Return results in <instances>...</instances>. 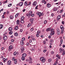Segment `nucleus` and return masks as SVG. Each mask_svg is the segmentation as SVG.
<instances>
[{
	"label": "nucleus",
	"instance_id": "1",
	"mask_svg": "<svg viewBox=\"0 0 65 65\" xmlns=\"http://www.w3.org/2000/svg\"><path fill=\"white\" fill-rule=\"evenodd\" d=\"M60 28L61 30V34H63V32L64 31V27H63V26L61 25L60 26Z\"/></svg>",
	"mask_w": 65,
	"mask_h": 65
},
{
	"label": "nucleus",
	"instance_id": "2",
	"mask_svg": "<svg viewBox=\"0 0 65 65\" xmlns=\"http://www.w3.org/2000/svg\"><path fill=\"white\" fill-rule=\"evenodd\" d=\"M46 60L43 57H41L40 58V60L41 61V62L42 63H44V62H45Z\"/></svg>",
	"mask_w": 65,
	"mask_h": 65
},
{
	"label": "nucleus",
	"instance_id": "3",
	"mask_svg": "<svg viewBox=\"0 0 65 65\" xmlns=\"http://www.w3.org/2000/svg\"><path fill=\"white\" fill-rule=\"evenodd\" d=\"M8 48V51H11V50H12L13 48L12 46L10 45L9 47Z\"/></svg>",
	"mask_w": 65,
	"mask_h": 65
},
{
	"label": "nucleus",
	"instance_id": "4",
	"mask_svg": "<svg viewBox=\"0 0 65 65\" xmlns=\"http://www.w3.org/2000/svg\"><path fill=\"white\" fill-rule=\"evenodd\" d=\"M51 33H52L53 34V35H54L55 34V31L54 30V29L51 28V29L50 30Z\"/></svg>",
	"mask_w": 65,
	"mask_h": 65
},
{
	"label": "nucleus",
	"instance_id": "5",
	"mask_svg": "<svg viewBox=\"0 0 65 65\" xmlns=\"http://www.w3.org/2000/svg\"><path fill=\"white\" fill-rule=\"evenodd\" d=\"M60 18H61V16H60V15H59L58 16L57 19V21H59V20L60 19Z\"/></svg>",
	"mask_w": 65,
	"mask_h": 65
},
{
	"label": "nucleus",
	"instance_id": "6",
	"mask_svg": "<svg viewBox=\"0 0 65 65\" xmlns=\"http://www.w3.org/2000/svg\"><path fill=\"white\" fill-rule=\"evenodd\" d=\"M7 38V36H4L3 37V39L5 40H6Z\"/></svg>",
	"mask_w": 65,
	"mask_h": 65
},
{
	"label": "nucleus",
	"instance_id": "7",
	"mask_svg": "<svg viewBox=\"0 0 65 65\" xmlns=\"http://www.w3.org/2000/svg\"><path fill=\"white\" fill-rule=\"evenodd\" d=\"M51 30V28H47L46 31V32H48L49 31H50Z\"/></svg>",
	"mask_w": 65,
	"mask_h": 65
},
{
	"label": "nucleus",
	"instance_id": "8",
	"mask_svg": "<svg viewBox=\"0 0 65 65\" xmlns=\"http://www.w3.org/2000/svg\"><path fill=\"white\" fill-rule=\"evenodd\" d=\"M57 34L58 35H60V30L58 29L57 30Z\"/></svg>",
	"mask_w": 65,
	"mask_h": 65
},
{
	"label": "nucleus",
	"instance_id": "9",
	"mask_svg": "<svg viewBox=\"0 0 65 65\" xmlns=\"http://www.w3.org/2000/svg\"><path fill=\"white\" fill-rule=\"evenodd\" d=\"M11 61L10 60H9L7 62L8 65H10L11 64Z\"/></svg>",
	"mask_w": 65,
	"mask_h": 65
},
{
	"label": "nucleus",
	"instance_id": "10",
	"mask_svg": "<svg viewBox=\"0 0 65 65\" xmlns=\"http://www.w3.org/2000/svg\"><path fill=\"white\" fill-rule=\"evenodd\" d=\"M47 7H50L51 6V4H47Z\"/></svg>",
	"mask_w": 65,
	"mask_h": 65
},
{
	"label": "nucleus",
	"instance_id": "11",
	"mask_svg": "<svg viewBox=\"0 0 65 65\" xmlns=\"http://www.w3.org/2000/svg\"><path fill=\"white\" fill-rule=\"evenodd\" d=\"M37 4V3H36V2H34L32 4V5H34V6H36Z\"/></svg>",
	"mask_w": 65,
	"mask_h": 65
},
{
	"label": "nucleus",
	"instance_id": "12",
	"mask_svg": "<svg viewBox=\"0 0 65 65\" xmlns=\"http://www.w3.org/2000/svg\"><path fill=\"white\" fill-rule=\"evenodd\" d=\"M27 56V55L25 53H24L23 54L22 57H26Z\"/></svg>",
	"mask_w": 65,
	"mask_h": 65
},
{
	"label": "nucleus",
	"instance_id": "13",
	"mask_svg": "<svg viewBox=\"0 0 65 65\" xmlns=\"http://www.w3.org/2000/svg\"><path fill=\"white\" fill-rule=\"evenodd\" d=\"M43 13H41L40 12H39V16H40H40H41V15H43Z\"/></svg>",
	"mask_w": 65,
	"mask_h": 65
},
{
	"label": "nucleus",
	"instance_id": "14",
	"mask_svg": "<svg viewBox=\"0 0 65 65\" xmlns=\"http://www.w3.org/2000/svg\"><path fill=\"white\" fill-rule=\"evenodd\" d=\"M19 5L20 6H22L23 5V3L21 2L19 4Z\"/></svg>",
	"mask_w": 65,
	"mask_h": 65
},
{
	"label": "nucleus",
	"instance_id": "15",
	"mask_svg": "<svg viewBox=\"0 0 65 65\" xmlns=\"http://www.w3.org/2000/svg\"><path fill=\"white\" fill-rule=\"evenodd\" d=\"M32 13V12L31 11H30L29 12V15H31Z\"/></svg>",
	"mask_w": 65,
	"mask_h": 65
},
{
	"label": "nucleus",
	"instance_id": "16",
	"mask_svg": "<svg viewBox=\"0 0 65 65\" xmlns=\"http://www.w3.org/2000/svg\"><path fill=\"white\" fill-rule=\"evenodd\" d=\"M8 30L9 31H11L12 30V28L11 27H10L9 28Z\"/></svg>",
	"mask_w": 65,
	"mask_h": 65
},
{
	"label": "nucleus",
	"instance_id": "17",
	"mask_svg": "<svg viewBox=\"0 0 65 65\" xmlns=\"http://www.w3.org/2000/svg\"><path fill=\"white\" fill-rule=\"evenodd\" d=\"M30 22H32L33 21V19L31 18H30Z\"/></svg>",
	"mask_w": 65,
	"mask_h": 65
},
{
	"label": "nucleus",
	"instance_id": "18",
	"mask_svg": "<svg viewBox=\"0 0 65 65\" xmlns=\"http://www.w3.org/2000/svg\"><path fill=\"white\" fill-rule=\"evenodd\" d=\"M17 25H19V24H20V21L19 20H18L17 21Z\"/></svg>",
	"mask_w": 65,
	"mask_h": 65
},
{
	"label": "nucleus",
	"instance_id": "19",
	"mask_svg": "<svg viewBox=\"0 0 65 65\" xmlns=\"http://www.w3.org/2000/svg\"><path fill=\"white\" fill-rule=\"evenodd\" d=\"M21 44L22 45H23L24 44V42L23 41H21Z\"/></svg>",
	"mask_w": 65,
	"mask_h": 65
},
{
	"label": "nucleus",
	"instance_id": "20",
	"mask_svg": "<svg viewBox=\"0 0 65 65\" xmlns=\"http://www.w3.org/2000/svg\"><path fill=\"white\" fill-rule=\"evenodd\" d=\"M24 4L25 6H27L28 4L27 3V2H25L24 3Z\"/></svg>",
	"mask_w": 65,
	"mask_h": 65
},
{
	"label": "nucleus",
	"instance_id": "21",
	"mask_svg": "<svg viewBox=\"0 0 65 65\" xmlns=\"http://www.w3.org/2000/svg\"><path fill=\"white\" fill-rule=\"evenodd\" d=\"M57 8H54L53 10V11H57Z\"/></svg>",
	"mask_w": 65,
	"mask_h": 65
},
{
	"label": "nucleus",
	"instance_id": "22",
	"mask_svg": "<svg viewBox=\"0 0 65 65\" xmlns=\"http://www.w3.org/2000/svg\"><path fill=\"white\" fill-rule=\"evenodd\" d=\"M10 18L11 20H12V19H13L14 17H13V16L11 15L10 16Z\"/></svg>",
	"mask_w": 65,
	"mask_h": 65
},
{
	"label": "nucleus",
	"instance_id": "23",
	"mask_svg": "<svg viewBox=\"0 0 65 65\" xmlns=\"http://www.w3.org/2000/svg\"><path fill=\"white\" fill-rule=\"evenodd\" d=\"M19 13H18L17 14L15 15V18H17L18 17V15H19Z\"/></svg>",
	"mask_w": 65,
	"mask_h": 65
},
{
	"label": "nucleus",
	"instance_id": "24",
	"mask_svg": "<svg viewBox=\"0 0 65 65\" xmlns=\"http://www.w3.org/2000/svg\"><path fill=\"white\" fill-rule=\"evenodd\" d=\"M59 51L60 52V53H62V51L63 52L64 50H62V48H60L59 49Z\"/></svg>",
	"mask_w": 65,
	"mask_h": 65
},
{
	"label": "nucleus",
	"instance_id": "25",
	"mask_svg": "<svg viewBox=\"0 0 65 65\" xmlns=\"http://www.w3.org/2000/svg\"><path fill=\"white\" fill-rule=\"evenodd\" d=\"M14 62V64H17V59H15Z\"/></svg>",
	"mask_w": 65,
	"mask_h": 65
},
{
	"label": "nucleus",
	"instance_id": "26",
	"mask_svg": "<svg viewBox=\"0 0 65 65\" xmlns=\"http://www.w3.org/2000/svg\"><path fill=\"white\" fill-rule=\"evenodd\" d=\"M2 28H3V25L0 24V29H2Z\"/></svg>",
	"mask_w": 65,
	"mask_h": 65
},
{
	"label": "nucleus",
	"instance_id": "27",
	"mask_svg": "<svg viewBox=\"0 0 65 65\" xmlns=\"http://www.w3.org/2000/svg\"><path fill=\"white\" fill-rule=\"evenodd\" d=\"M15 35V36H17L18 35V34L17 32H15L14 33Z\"/></svg>",
	"mask_w": 65,
	"mask_h": 65
},
{
	"label": "nucleus",
	"instance_id": "28",
	"mask_svg": "<svg viewBox=\"0 0 65 65\" xmlns=\"http://www.w3.org/2000/svg\"><path fill=\"white\" fill-rule=\"evenodd\" d=\"M22 60H23V61H24L25 59V57L22 56Z\"/></svg>",
	"mask_w": 65,
	"mask_h": 65
},
{
	"label": "nucleus",
	"instance_id": "29",
	"mask_svg": "<svg viewBox=\"0 0 65 65\" xmlns=\"http://www.w3.org/2000/svg\"><path fill=\"white\" fill-rule=\"evenodd\" d=\"M40 33H41V31H40L39 30H38L37 31V33L38 34H40Z\"/></svg>",
	"mask_w": 65,
	"mask_h": 65
},
{
	"label": "nucleus",
	"instance_id": "30",
	"mask_svg": "<svg viewBox=\"0 0 65 65\" xmlns=\"http://www.w3.org/2000/svg\"><path fill=\"white\" fill-rule=\"evenodd\" d=\"M24 19V16L22 17L21 18V20H23Z\"/></svg>",
	"mask_w": 65,
	"mask_h": 65
},
{
	"label": "nucleus",
	"instance_id": "31",
	"mask_svg": "<svg viewBox=\"0 0 65 65\" xmlns=\"http://www.w3.org/2000/svg\"><path fill=\"white\" fill-rule=\"evenodd\" d=\"M12 5V4H9L8 5V7H10V6H11Z\"/></svg>",
	"mask_w": 65,
	"mask_h": 65
},
{
	"label": "nucleus",
	"instance_id": "32",
	"mask_svg": "<svg viewBox=\"0 0 65 65\" xmlns=\"http://www.w3.org/2000/svg\"><path fill=\"white\" fill-rule=\"evenodd\" d=\"M21 51H24V47H22Z\"/></svg>",
	"mask_w": 65,
	"mask_h": 65
},
{
	"label": "nucleus",
	"instance_id": "33",
	"mask_svg": "<svg viewBox=\"0 0 65 65\" xmlns=\"http://www.w3.org/2000/svg\"><path fill=\"white\" fill-rule=\"evenodd\" d=\"M48 61L49 62H51L52 61V59H49L48 60Z\"/></svg>",
	"mask_w": 65,
	"mask_h": 65
},
{
	"label": "nucleus",
	"instance_id": "34",
	"mask_svg": "<svg viewBox=\"0 0 65 65\" xmlns=\"http://www.w3.org/2000/svg\"><path fill=\"white\" fill-rule=\"evenodd\" d=\"M63 53L62 54V55H65V51H63Z\"/></svg>",
	"mask_w": 65,
	"mask_h": 65
},
{
	"label": "nucleus",
	"instance_id": "35",
	"mask_svg": "<svg viewBox=\"0 0 65 65\" xmlns=\"http://www.w3.org/2000/svg\"><path fill=\"white\" fill-rule=\"evenodd\" d=\"M50 42H51V43H53V42H54V41L53 40H50Z\"/></svg>",
	"mask_w": 65,
	"mask_h": 65
},
{
	"label": "nucleus",
	"instance_id": "36",
	"mask_svg": "<svg viewBox=\"0 0 65 65\" xmlns=\"http://www.w3.org/2000/svg\"><path fill=\"white\" fill-rule=\"evenodd\" d=\"M15 30H18V26H15Z\"/></svg>",
	"mask_w": 65,
	"mask_h": 65
},
{
	"label": "nucleus",
	"instance_id": "37",
	"mask_svg": "<svg viewBox=\"0 0 65 65\" xmlns=\"http://www.w3.org/2000/svg\"><path fill=\"white\" fill-rule=\"evenodd\" d=\"M9 34L11 35V34H12V31H11L9 32Z\"/></svg>",
	"mask_w": 65,
	"mask_h": 65
},
{
	"label": "nucleus",
	"instance_id": "38",
	"mask_svg": "<svg viewBox=\"0 0 65 65\" xmlns=\"http://www.w3.org/2000/svg\"><path fill=\"white\" fill-rule=\"evenodd\" d=\"M25 38H23L22 39V40L23 41H25Z\"/></svg>",
	"mask_w": 65,
	"mask_h": 65
},
{
	"label": "nucleus",
	"instance_id": "39",
	"mask_svg": "<svg viewBox=\"0 0 65 65\" xmlns=\"http://www.w3.org/2000/svg\"><path fill=\"white\" fill-rule=\"evenodd\" d=\"M36 36H37V37H38L39 36V34L38 33H37V34L36 35Z\"/></svg>",
	"mask_w": 65,
	"mask_h": 65
},
{
	"label": "nucleus",
	"instance_id": "40",
	"mask_svg": "<svg viewBox=\"0 0 65 65\" xmlns=\"http://www.w3.org/2000/svg\"><path fill=\"white\" fill-rule=\"evenodd\" d=\"M31 26V24L29 23L28 24V25H27V27H29Z\"/></svg>",
	"mask_w": 65,
	"mask_h": 65
},
{
	"label": "nucleus",
	"instance_id": "41",
	"mask_svg": "<svg viewBox=\"0 0 65 65\" xmlns=\"http://www.w3.org/2000/svg\"><path fill=\"white\" fill-rule=\"evenodd\" d=\"M46 23H47V21L46 20H45L44 23L45 24Z\"/></svg>",
	"mask_w": 65,
	"mask_h": 65
},
{
	"label": "nucleus",
	"instance_id": "42",
	"mask_svg": "<svg viewBox=\"0 0 65 65\" xmlns=\"http://www.w3.org/2000/svg\"><path fill=\"white\" fill-rule=\"evenodd\" d=\"M14 56H15L17 55V52H14Z\"/></svg>",
	"mask_w": 65,
	"mask_h": 65
},
{
	"label": "nucleus",
	"instance_id": "43",
	"mask_svg": "<svg viewBox=\"0 0 65 65\" xmlns=\"http://www.w3.org/2000/svg\"><path fill=\"white\" fill-rule=\"evenodd\" d=\"M60 42L61 44H62V43H63V39L61 40L60 41Z\"/></svg>",
	"mask_w": 65,
	"mask_h": 65
},
{
	"label": "nucleus",
	"instance_id": "44",
	"mask_svg": "<svg viewBox=\"0 0 65 65\" xmlns=\"http://www.w3.org/2000/svg\"><path fill=\"white\" fill-rule=\"evenodd\" d=\"M3 60L4 62H5V61H6V59L5 58H4L3 59Z\"/></svg>",
	"mask_w": 65,
	"mask_h": 65
},
{
	"label": "nucleus",
	"instance_id": "45",
	"mask_svg": "<svg viewBox=\"0 0 65 65\" xmlns=\"http://www.w3.org/2000/svg\"><path fill=\"white\" fill-rule=\"evenodd\" d=\"M29 60H30V61H32V59L31 58V57H29Z\"/></svg>",
	"mask_w": 65,
	"mask_h": 65
},
{
	"label": "nucleus",
	"instance_id": "46",
	"mask_svg": "<svg viewBox=\"0 0 65 65\" xmlns=\"http://www.w3.org/2000/svg\"><path fill=\"white\" fill-rule=\"evenodd\" d=\"M20 22L22 23H23L24 22V21H23V20H21Z\"/></svg>",
	"mask_w": 65,
	"mask_h": 65
},
{
	"label": "nucleus",
	"instance_id": "47",
	"mask_svg": "<svg viewBox=\"0 0 65 65\" xmlns=\"http://www.w3.org/2000/svg\"><path fill=\"white\" fill-rule=\"evenodd\" d=\"M46 51H47V50H44L43 51V52H44V53H45V52H46Z\"/></svg>",
	"mask_w": 65,
	"mask_h": 65
},
{
	"label": "nucleus",
	"instance_id": "48",
	"mask_svg": "<svg viewBox=\"0 0 65 65\" xmlns=\"http://www.w3.org/2000/svg\"><path fill=\"white\" fill-rule=\"evenodd\" d=\"M15 58H14V57H13L12 58V60L13 61H14V60H15Z\"/></svg>",
	"mask_w": 65,
	"mask_h": 65
},
{
	"label": "nucleus",
	"instance_id": "49",
	"mask_svg": "<svg viewBox=\"0 0 65 65\" xmlns=\"http://www.w3.org/2000/svg\"><path fill=\"white\" fill-rule=\"evenodd\" d=\"M30 30L31 31H33V28H32L30 29Z\"/></svg>",
	"mask_w": 65,
	"mask_h": 65
},
{
	"label": "nucleus",
	"instance_id": "50",
	"mask_svg": "<svg viewBox=\"0 0 65 65\" xmlns=\"http://www.w3.org/2000/svg\"><path fill=\"white\" fill-rule=\"evenodd\" d=\"M60 55H59L58 57H57V58L58 59H60Z\"/></svg>",
	"mask_w": 65,
	"mask_h": 65
},
{
	"label": "nucleus",
	"instance_id": "51",
	"mask_svg": "<svg viewBox=\"0 0 65 65\" xmlns=\"http://www.w3.org/2000/svg\"><path fill=\"white\" fill-rule=\"evenodd\" d=\"M51 54H52V55H53V54H54V52L53 51H52L51 52Z\"/></svg>",
	"mask_w": 65,
	"mask_h": 65
},
{
	"label": "nucleus",
	"instance_id": "52",
	"mask_svg": "<svg viewBox=\"0 0 65 65\" xmlns=\"http://www.w3.org/2000/svg\"><path fill=\"white\" fill-rule=\"evenodd\" d=\"M2 18H3V19H4V18H5V17H4V15H2Z\"/></svg>",
	"mask_w": 65,
	"mask_h": 65
},
{
	"label": "nucleus",
	"instance_id": "53",
	"mask_svg": "<svg viewBox=\"0 0 65 65\" xmlns=\"http://www.w3.org/2000/svg\"><path fill=\"white\" fill-rule=\"evenodd\" d=\"M11 42H14V40L13 39H12L11 40Z\"/></svg>",
	"mask_w": 65,
	"mask_h": 65
},
{
	"label": "nucleus",
	"instance_id": "54",
	"mask_svg": "<svg viewBox=\"0 0 65 65\" xmlns=\"http://www.w3.org/2000/svg\"><path fill=\"white\" fill-rule=\"evenodd\" d=\"M31 17H34V14H32L31 15Z\"/></svg>",
	"mask_w": 65,
	"mask_h": 65
},
{
	"label": "nucleus",
	"instance_id": "55",
	"mask_svg": "<svg viewBox=\"0 0 65 65\" xmlns=\"http://www.w3.org/2000/svg\"><path fill=\"white\" fill-rule=\"evenodd\" d=\"M23 31V29H21L20 30V32H22Z\"/></svg>",
	"mask_w": 65,
	"mask_h": 65
},
{
	"label": "nucleus",
	"instance_id": "56",
	"mask_svg": "<svg viewBox=\"0 0 65 65\" xmlns=\"http://www.w3.org/2000/svg\"><path fill=\"white\" fill-rule=\"evenodd\" d=\"M31 51H34V50H35V49L33 48H32L31 49Z\"/></svg>",
	"mask_w": 65,
	"mask_h": 65
},
{
	"label": "nucleus",
	"instance_id": "57",
	"mask_svg": "<svg viewBox=\"0 0 65 65\" xmlns=\"http://www.w3.org/2000/svg\"><path fill=\"white\" fill-rule=\"evenodd\" d=\"M48 52H47V54H46V56H48Z\"/></svg>",
	"mask_w": 65,
	"mask_h": 65
},
{
	"label": "nucleus",
	"instance_id": "58",
	"mask_svg": "<svg viewBox=\"0 0 65 65\" xmlns=\"http://www.w3.org/2000/svg\"><path fill=\"white\" fill-rule=\"evenodd\" d=\"M25 10H26V9H24L22 11H23V12H25Z\"/></svg>",
	"mask_w": 65,
	"mask_h": 65
},
{
	"label": "nucleus",
	"instance_id": "59",
	"mask_svg": "<svg viewBox=\"0 0 65 65\" xmlns=\"http://www.w3.org/2000/svg\"><path fill=\"white\" fill-rule=\"evenodd\" d=\"M38 7V6H37L35 8V9H38V8H37Z\"/></svg>",
	"mask_w": 65,
	"mask_h": 65
},
{
	"label": "nucleus",
	"instance_id": "60",
	"mask_svg": "<svg viewBox=\"0 0 65 65\" xmlns=\"http://www.w3.org/2000/svg\"><path fill=\"white\" fill-rule=\"evenodd\" d=\"M62 23L63 25H64V21H62Z\"/></svg>",
	"mask_w": 65,
	"mask_h": 65
},
{
	"label": "nucleus",
	"instance_id": "61",
	"mask_svg": "<svg viewBox=\"0 0 65 65\" xmlns=\"http://www.w3.org/2000/svg\"><path fill=\"white\" fill-rule=\"evenodd\" d=\"M63 11V10H61V11H60V13H61V12H62Z\"/></svg>",
	"mask_w": 65,
	"mask_h": 65
},
{
	"label": "nucleus",
	"instance_id": "62",
	"mask_svg": "<svg viewBox=\"0 0 65 65\" xmlns=\"http://www.w3.org/2000/svg\"><path fill=\"white\" fill-rule=\"evenodd\" d=\"M26 45L27 46H28V45H29V43H27L26 44Z\"/></svg>",
	"mask_w": 65,
	"mask_h": 65
},
{
	"label": "nucleus",
	"instance_id": "63",
	"mask_svg": "<svg viewBox=\"0 0 65 65\" xmlns=\"http://www.w3.org/2000/svg\"><path fill=\"white\" fill-rule=\"evenodd\" d=\"M43 43L45 44L46 43V42L45 41H43Z\"/></svg>",
	"mask_w": 65,
	"mask_h": 65
},
{
	"label": "nucleus",
	"instance_id": "64",
	"mask_svg": "<svg viewBox=\"0 0 65 65\" xmlns=\"http://www.w3.org/2000/svg\"><path fill=\"white\" fill-rule=\"evenodd\" d=\"M0 65H3V63L2 62H0Z\"/></svg>",
	"mask_w": 65,
	"mask_h": 65
}]
</instances>
